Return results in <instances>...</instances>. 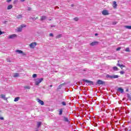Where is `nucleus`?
<instances>
[{"mask_svg":"<svg viewBox=\"0 0 131 131\" xmlns=\"http://www.w3.org/2000/svg\"><path fill=\"white\" fill-rule=\"evenodd\" d=\"M105 77H106V78H109L110 79H115L116 78H118L119 77V76L115 74H113L112 75H106Z\"/></svg>","mask_w":131,"mask_h":131,"instance_id":"f257e3e1","label":"nucleus"},{"mask_svg":"<svg viewBox=\"0 0 131 131\" xmlns=\"http://www.w3.org/2000/svg\"><path fill=\"white\" fill-rule=\"evenodd\" d=\"M26 26V25H21L20 27H18L16 30L17 32H21L23 28Z\"/></svg>","mask_w":131,"mask_h":131,"instance_id":"f03ea898","label":"nucleus"},{"mask_svg":"<svg viewBox=\"0 0 131 131\" xmlns=\"http://www.w3.org/2000/svg\"><path fill=\"white\" fill-rule=\"evenodd\" d=\"M42 80H43V78H41L40 79L37 78L35 81V85H38V84H39L40 83V82H41V81H42Z\"/></svg>","mask_w":131,"mask_h":131,"instance_id":"7ed1b4c3","label":"nucleus"},{"mask_svg":"<svg viewBox=\"0 0 131 131\" xmlns=\"http://www.w3.org/2000/svg\"><path fill=\"white\" fill-rule=\"evenodd\" d=\"M96 85H101V84H105V82L101 80H98L96 83Z\"/></svg>","mask_w":131,"mask_h":131,"instance_id":"20e7f679","label":"nucleus"},{"mask_svg":"<svg viewBox=\"0 0 131 131\" xmlns=\"http://www.w3.org/2000/svg\"><path fill=\"white\" fill-rule=\"evenodd\" d=\"M83 81H85V82H87L88 83H89L90 85H94V82L92 81H90L89 80H86V79H83Z\"/></svg>","mask_w":131,"mask_h":131,"instance_id":"39448f33","label":"nucleus"},{"mask_svg":"<svg viewBox=\"0 0 131 131\" xmlns=\"http://www.w3.org/2000/svg\"><path fill=\"white\" fill-rule=\"evenodd\" d=\"M16 53H18V54H21L23 56H26V54H25L22 50H16Z\"/></svg>","mask_w":131,"mask_h":131,"instance_id":"423d86ee","label":"nucleus"},{"mask_svg":"<svg viewBox=\"0 0 131 131\" xmlns=\"http://www.w3.org/2000/svg\"><path fill=\"white\" fill-rule=\"evenodd\" d=\"M15 37H17V35H16V34H13L9 35L8 38H9V39H14Z\"/></svg>","mask_w":131,"mask_h":131,"instance_id":"0eeeda50","label":"nucleus"},{"mask_svg":"<svg viewBox=\"0 0 131 131\" xmlns=\"http://www.w3.org/2000/svg\"><path fill=\"white\" fill-rule=\"evenodd\" d=\"M102 14L104 16H106V15H109V12L107 10H104L102 11Z\"/></svg>","mask_w":131,"mask_h":131,"instance_id":"6e6552de","label":"nucleus"},{"mask_svg":"<svg viewBox=\"0 0 131 131\" xmlns=\"http://www.w3.org/2000/svg\"><path fill=\"white\" fill-rule=\"evenodd\" d=\"M37 102L39 103L40 105H45V102L43 101L40 100V99H37Z\"/></svg>","mask_w":131,"mask_h":131,"instance_id":"1a4fd4ad","label":"nucleus"},{"mask_svg":"<svg viewBox=\"0 0 131 131\" xmlns=\"http://www.w3.org/2000/svg\"><path fill=\"white\" fill-rule=\"evenodd\" d=\"M36 46V42H32L30 45V48H32V49L35 48Z\"/></svg>","mask_w":131,"mask_h":131,"instance_id":"9d476101","label":"nucleus"},{"mask_svg":"<svg viewBox=\"0 0 131 131\" xmlns=\"http://www.w3.org/2000/svg\"><path fill=\"white\" fill-rule=\"evenodd\" d=\"M117 91L121 93V94H123V92H124V90H123V89H122L121 88H119L117 89Z\"/></svg>","mask_w":131,"mask_h":131,"instance_id":"9b49d317","label":"nucleus"},{"mask_svg":"<svg viewBox=\"0 0 131 131\" xmlns=\"http://www.w3.org/2000/svg\"><path fill=\"white\" fill-rule=\"evenodd\" d=\"M99 43V41H93L90 43V45L94 46H97Z\"/></svg>","mask_w":131,"mask_h":131,"instance_id":"f8f14e48","label":"nucleus"},{"mask_svg":"<svg viewBox=\"0 0 131 131\" xmlns=\"http://www.w3.org/2000/svg\"><path fill=\"white\" fill-rule=\"evenodd\" d=\"M64 85H66V83H63L62 84H61L58 86V90H61L62 89V86H64Z\"/></svg>","mask_w":131,"mask_h":131,"instance_id":"ddd939ff","label":"nucleus"},{"mask_svg":"<svg viewBox=\"0 0 131 131\" xmlns=\"http://www.w3.org/2000/svg\"><path fill=\"white\" fill-rule=\"evenodd\" d=\"M113 7L114 9H116L117 7V4H116V1H114L113 2Z\"/></svg>","mask_w":131,"mask_h":131,"instance_id":"4468645a","label":"nucleus"},{"mask_svg":"<svg viewBox=\"0 0 131 131\" xmlns=\"http://www.w3.org/2000/svg\"><path fill=\"white\" fill-rule=\"evenodd\" d=\"M37 126L38 128H39L40 126H41V122H37Z\"/></svg>","mask_w":131,"mask_h":131,"instance_id":"2eb2a0df","label":"nucleus"},{"mask_svg":"<svg viewBox=\"0 0 131 131\" xmlns=\"http://www.w3.org/2000/svg\"><path fill=\"white\" fill-rule=\"evenodd\" d=\"M16 18L17 19H21V18H23V16H22V14H19L16 16Z\"/></svg>","mask_w":131,"mask_h":131,"instance_id":"dca6fc26","label":"nucleus"},{"mask_svg":"<svg viewBox=\"0 0 131 131\" xmlns=\"http://www.w3.org/2000/svg\"><path fill=\"white\" fill-rule=\"evenodd\" d=\"M46 19H47V16H41L40 20L41 21H43V20H46Z\"/></svg>","mask_w":131,"mask_h":131,"instance_id":"f3484780","label":"nucleus"},{"mask_svg":"<svg viewBox=\"0 0 131 131\" xmlns=\"http://www.w3.org/2000/svg\"><path fill=\"white\" fill-rule=\"evenodd\" d=\"M13 8V5H10L7 7V10H11Z\"/></svg>","mask_w":131,"mask_h":131,"instance_id":"a211bd4d","label":"nucleus"},{"mask_svg":"<svg viewBox=\"0 0 131 131\" xmlns=\"http://www.w3.org/2000/svg\"><path fill=\"white\" fill-rule=\"evenodd\" d=\"M63 113V109L61 108L59 110V115H62Z\"/></svg>","mask_w":131,"mask_h":131,"instance_id":"6ab92c4d","label":"nucleus"},{"mask_svg":"<svg viewBox=\"0 0 131 131\" xmlns=\"http://www.w3.org/2000/svg\"><path fill=\"white\" fill-rule=\"evenodd\" d=\"M63 120H64V121H66V122H69V119H68V118H67V117H64Z\"/></svg>","mask_w":131,"mask_h":131,"instance_id":"aec40b11","label":"nucleus"},{"mask_svg":"<svg viewBox=\"0 0 131 131\" xmlns=\"http://www.w3.org/2000/svg\"><path fill=\"white\" fill-rule=\"evenodd\" d=\"M124 28L126 29H131V26H125Z\"/></svg>","mask_w":131,"mask_h":131,"instance_id":"412c9836","label":"nucleus"},{"mask_svg":"<svg viewBox=\"0 0 131 131\" xmlns=\"http://www.w3.org/2000/svg\"><path fill=\"white\" fill-rule=\"evenodd\" d=\"M113 69L114 71H117L118 70V68L117 67H113Z\"/></svg>","mask_w":131,"mask_h":131,"instance_id":"4be33fe9","label":"nucleus"},{"mask_svg":"<svg viewBox=\"0 0 131 131\" xmlns=\"http://www.w3.org/2000/svg\"><path fill=\"white\" fill-rule=\"evenodd\" d=\"M19 76V73H16L13 75V77H18Z\"/></svg>","mask_w":131,"mask_h":131,"instance_id":"5701e85b","label":"nucleus"},{"mask_svg":"<svg viewBox=\"0 0 131 131\" xmlns=\"http://www.w3.org/2000/svg\"><path fill=\"white\" fill-rule=\"evenodd\" d=\"M118 66H119V67H120V68H121V69H122V67H124V66L123 64H120L119 63L117 64Z\"/></svg>","mask_w":131,"mask_h":131,"instance_id":"b1692460","label":"nucleus"},{"mask_svg":"<svg viewBox=\"0 0 131 131\" xmlns=\"http://www.w3.org/2000/svg\"><path fill=\"white\" fill-rule=\"evenodd\" d=\"M24 89L26 90H30V86H25Z\"/></svg>","mask_w":131,"mask_h":131,"instance_id":"393cba45","label":"nucleus"},{"mask_svg":"<svg viewBox=\"0 0 131 131\" xmlns=\"http://www.w3.org/2000/svg\"><path fill=\"white\" fill-rule=\"evenodd\" d=\"M1 98H2V99H6V96L4 94H2L1 95Z\"/></svg>","mask_w":131,"mask_h":131,"instance_id":"a878e982","label":"nucleus"},{"mask_svg":"<svg viewBox=\"0 0 131 131\" xmlns=\"http://www.w3.org/2000/svg\"><path fill=\"white\" fill-rule=\"evenodd\" d=\"M61 104L62 106H66V102H65V101L62 102Z\"/></svg>","mask_w":131,"mask_h":131,"instance_id":"bb28decb","label":"nucleus"},{"mask_svg":"<svg viewBox=\"0 0 131 131\" xmlns=\"http://www.w3.org/2000/svg\"><path fill=\"white\" fill-rule=\"evenodd\" d=\"M31 19H32L33 21H35V20H36V19H38V17H37L36 18H35V17H31Z\"/></svg>","mask_w":131,"mask_h":131,"instance_id":"cd10ccee","label":"nucleus"},{"mask_svg":"<svg viewBox=\"0 0 131 131\" xmlns=\"http://www.w3.org/2000/svg\"><path fill=\"white\" fill-rule=\"evenodd\" d=\"M125 52H130L129 48H126Z\"/></svg>","mask_w":131,"mask_h":131,"instance_id":"c85d7f7f","label":"nucleus"},{"mask_svg":"<svg viewBox=\"0 0 131 131\" xmlns=\"http://www.w3.org/2000/svg\"><path fill=\"white\" fill-rule=\"evenodd\" d=\"M37 75L36 74H34L32 76L33 78H35L36 77H37Z\"/></svg>","mask_w":131,"mask_h":131,"instance_id":"c756f323","label":"nucleus"},{"mask_svg":"<svg viewBox=\"0 0 131 131\" xmlns=\"http://www.w3.org/2000/svg\"><path fill=\"white\" fill-rule=\"evenodd\" d=\"M74 20L75 21H78L79 18H78V17H74Z\"/></svg>","mask_w":131,"mask_h":131,"instance_id":"7c9ffc66","label":"nucleus"},{"mask_svg":"<svg viewBox=\"0 0 131 131\" xmlns=\"http://www.w3.org/2000/svg\"><path fill=\"white\" fill-rule=\"evenodd\" d=\"M127 97L128 99H131V96L129 94H127Z\"/></svg>","mask_w":131,"mask_h":131,"instance_id":"2f4dec72","label":"nucleus"},{"mask_svg":"<svg viewBox=\"0 0 131 131\" xmlns=\"http://www.w3.org/2000/svg\"><path fill=\"white\" fill-rule=\"evenodd\" d=\"M0 112H2V111H0ZM0 120H4V117H0Z\"/></svg>","mask_w":131,"mask_h":131,"instance_id":"473e14b6","label":"nucleus"},{"mask_svg":"<svg viewBox=\"0 0 131 131\" xmlns=\"http://www.w3.org/2000/svg\"><path fill=\"white\" fill-rule=\"evenodd\" d=\"M121 49V48L118 47V48H117L116 51H120Z\"/></svg>","mask_w":131,"mask_h":131,"instance_id":"72a5a7b5","label":"nucleus"},{"mask_svg":"<svg viewBox=\"0 0 131 131\" xmlns=\"http://www.w3.org/2000/svg\"><path fill=\"white\" fill-rule=\"evenodd\" d=\"M120 74H124L125 72L123 71H121L120 72Z\"/></svg>","mask_w":131,"mask_h":131,"instance_id":"f704fd0d","label":"nucleus"},{"mask_svg":"<svg viewBox=\"0 0 131 131\" xmlns=\"http://www.w3.org/2000/svg\"><path fill=\"white\" fill-rule=\"evenodd\" d=\"M14 102H18L19 101V99H14Z\"/></svg>","mask_w":131,"mask_h":131,"instance_id":"c9c22d12","label":"nucleus"},{"mask_svg":"<svg viewBox=\"0 0 131 131\" xmlns=\"http://www.w3.org/2000/svg\"><path fill=\"white\" fill-rule=\"evenodd\" d=\"M49 36H52V37H53V36H54V34H53V33H50V34H49Z\"/></svg>","mask_w":131,"mask_h":131,"instance_id":"e433bc0d","label":"nucleus"},{"mask_svg":"<svg viewBox=\"0 0 131 131\" xmlns=\"http://www.w3.org/2000/svg\"><path fill=\"white\" fill-rule=\"evenodd\" d=\"M3 23H4V24H6V23H8V21H7V20H4V21H3Z\"/></svg>","mask_w":131,"mask_h":131,"instance_id":"4c0bfd02","label":"nucleus"},{"mask_svg":"<svg viewBox=\"0 0 131 131\" xmlns=\"http://www.w3.org/2000/svg\"><path fill=\"white\" fill-rule=\"evenodd\" d=\"M117 23H116V21L113 22V25H116Z\"/></svg>","mask_w":131,"mask_h":131,"instance_id":"58836bf2","label":"nucleus"},{"mask_svg":"<svg viewBox=\"0 0 131 131\" xmlns=\"http://www.w3.org/2000/svg\"><path fill=\"white\" fill-rule=\"evenodd\" d=\"M28 11H31V8L28 7Z\"/></svg>","mask_w":131,"mask_h":131,"instance_id":"ea45409f","label":"nucleus"},{"mask_svg":"<svg viewBox=\"0 0 131 131\" xmlns=\"http://www.w3.org/2000/svg\"><path fill=\"white\" fill-rule=\"evenodd\" d=\"M7 3H10V2H12V0H7Z\"/></svg>","mask_w":131,"mask_h":131,"instance_id":"a19ab883","label":"nucleus"},{"mask_svg":"<svg viewBox=\"0 0 131 131\" xmlns=\"http://www.w3.org/2000/svg\"><path fill=\"white\" fill-rule=\"evenodd\" d=\"M53 27H56V26H55V25L51 26V28H53Z\"/></svg>","mask_w":131,"mask_h":131,"instance_id":"79ce46f5","label":"nucleus"},{"mask_svg":"<svg viewBox=\"0 0 131 131\" xmlns=\"http://www.w3.org/2000/svg\"><path fill=\"white\" fill-rule=\"evenodd\" d=\"M49 88H53V85H49Z\"/></svg>","mask_w":131,"mask_h":131,"instance_id":"37998d69","label":"nucleus"},{"mask_svg":"<svg viewBox=\"0 0 131 131\" xmlns=\"http://www.w3.org/2000/svg\"><path fill=\"white\" fill-rule=\"evenodd\" d=\"M76 98V99H79V96H77Z\"/></svg>","mask_w":131,"mask_h":131,"instance_id":"c03bdc74","label":"nucleus"},{"mask_svg":"<svg viewBox=\"0 0 131 131\" xmlns=\"http://www.w3.org/2000/svg\"><path fill=\"white\" fill-rule=\"evenodd\" d=\"M71 7H74V5L71 4Z\"/></svg>","mask_w":131,"mask_h":131,"instance_id":"a18cd8bd","label":"nucleus"},{"mask_svg":"<svg viewBox=\"0 0 131 131\" xmlns=\"http://www.w3.org/2000/svg\"><path fill=\"white\" fill-rule=\"evenodd\" d=\"M15 99H20V97H16V98H15Z\"/></svg>","mask_w":131,"mask_h":131,"instance_id":"49530a36","label":"nucleus"},{"mask_svg":"<svg viewBox=\"0 0 131 131\" xmlns=\"http://www.w3.org/2000/svg\"><path fill=\"white\" fill-rule=\"evenodd\" d=\"M97 35H98V33L95 34V36H97Z\"/></svg>","mask_w":131,"mask_h":131,"instance_id":"de8ad7c7","label":"nucleus"},{"mask_svg":"<svg viewBox=\"0 0 131 131\" xmlns=\"http://www.w3.org/2000/svg\"><path fill=\"white\" fill-rule=\"evenodd\" d=\"M58 36V37H61V35H59Z\"/></svg>","mask_w":131,"mask_h":131,"instance_id":"09e8293b","label":"nucleus"},{"mask_svg":"<svg viewBox=\"0 0 131 131\" xmlns=\"http://www.w3.org/2000/svg\"><path fill=\"white\" fill-rule=\"evenodd\" d=\"M21 2H25V0H21Z\"/></svg>","mask_w":131,"mask_h":131,"instance_id":"8fccbe9b","label":"nucleus"},{"mask_svg":"<svg viewBox=\"0 0 131 131\" xmlns=\"http://www.w3.org/2000/svg\"><path fill=\"white\" fill-rule=\"evenodd\" d=\"M7 62H11V61H9V60H7Z\"/></svg>","mask_w":131,"mask_h":131,"instance_id":"3c124183","label":"nucleus"},{"mask_svg":"<svg viewBox=\"0 0 131 131\" xmlns=\"http://www.w3.org/2000/svg\"><path fill=\"white\" fill-rule=\"evenodd\" d=\"M122 101H124V99H122Z\"/></svg>","mask_w":131,"mask_h":131,"instance_id":"603ef678","label":"nucleus"},{"mask_svg":"<svg viewBox=\"0 0 131 131\" xmlns=\"http://www.w3.org/2000/svg\"><path fill=\"white\" fill-rule=\"evenodd\" d=\"M5 100H6V101H7L8 99H5Z\"/></svg>","mask_w":131,"mask_h":131,"instance_id":"864d4df0","label":"nucleus"},{"mask_svg":"<svg viewBox=\"0 0 131 131\" xmlns=\"http://www.w3.org/2000/svg\"><path fill=\"white\" fill-rule=\"evenodd\" d=\"M130 100H131V99H130Z\"/></svg>","mask_w":131,"mask_h":131,"instance_id":"5fc2aeb1","label":"nucleus"}]
</instances>
